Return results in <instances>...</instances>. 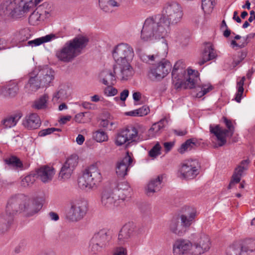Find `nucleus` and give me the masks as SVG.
<instances>
[{
  "instance_id": "f257e3e1",
  "label": "nucleus",
  "mask_w": 255,
  "mask_h": 255,
  "mask_svg": "<svg viewBox=\"0 0 255 255\" xmlns=\"http://www.w3.org/2000/svg\"><path fill=\"white\" fill-rule=\"evenodd\" d=\"M183 16V8L177 1L167 2L161 15L147 18L141 30L140 39L144 42H155L168 35L170 25L179 23Z\"/></svg>"
},
{
  "instance_id": "f03ea898",
  "label": "nucleus",
  "mask_w": 255,
  "mask_h": 255,
  "mask_svg": "<svg viewBox=\"0 0 255 255\" xmlns=\"http://www.w3.org/2000/svg\"><path fill=\"white\" fill-rule=\"evenodd\" d=\"M172 82L176 89L196 87L197 98H201L212 91L213 86L207 82L199 83V74L197 71L188 68L187 71L184 63L179 60L174 65L172 71Z\"/></svg>"
},
{
  "instance_id": "7ed1b4c3",
  "label": "nucleus",
  "mask_w": 255,
  "mask_h": 255,
  "mask_svg": "<svg viewBox=\"0 0 255 255\" xmlns=\"http://www.w3.org/2000/svg\"><path fill=\"white\" fill-rule=\"evenodd\" d=\"M42 207L37 200L23 194L12 197L8 200L5 211L0 214V231L7 229L16 214L22 213L26 217H31L37 214Z\"/></svg>"
},
{
  "instance_id": "20e7f679",
  "label": "nucleus",
  "mask_w": 255,
  "mask_h": 255,
  "mask_svg": "<svg viewBox=\"0 0 255 255\" xmlns=\"http://www.w3.org/2000/svg\"><path fill=\"white\" fill-rule=\"evenodd\" d=\"M134 56L132 47L128 43H122L113 50V58L115 63L113 66V78L125 80L132 76L133 70L130 63Z\"/></svg>"
},
{
  "instance_id": "39448f33",
  "label": "nucleus",
  "mask_w": 255,
  "mask_h": 255,
  "mask_svg": "<svg viewBox=\"0 0 255 255\" xmlns=\"http://www.w3.org/2000/svg\"><path fill=\"white\" fill-rule=\"evenodd\" d=\"M88 42V39L85 36H79L67 41L55 53L57 59L63 63H69L80 55Z\"/></svg>"
},
{
  "instance_id": "423d86ee",
  "label": "nucleus",
  "mask_w": 255,
  "mask_h": 255,
  "mask_svg": "<svg viewBox=\"0 0 255 255\" xmlns=\"http://www.w3.org/2000/svg\"><path fill=\"white\" fill-rule=\"evenodd\" d=\"M36 0H3L0 6V10L5 15L14 18H20L25 13L33 9L37 5Z\"/></svg>"
},
{
  "instance_id": "0eeeda50",
  "label": "nucleus",
  "mask_w": 255,
  "mask_h": 255,
  "mask_svg": "<svg viewBox=\"0 0 255 255\" xmlns=\"http://www.w3.org/2000/svg\"><path fill=\"white\" fill-rule=\"evenodd\" d=\"M141 130H144V128L138 124L128 125L119 129L115 135V144L128 147L131 143L142 141L141 133L139 132Z\"/></svg>"
},
{
  "instance_id": "6e6552de",
  "label": "nucleus",
  "mask_w": 255,
  "mask_h": 255,
  "mask_svg": "<svg viewBox=\"0 0 255 255\" xmlns=\"http://www.w3.org/2000/svg\"><path fill=\"white\" fill-rule=\"evenodd\" d=\"M142 59L152 65L149 68L148 75L150 78L156 80L163 79L171 70L170 62L164 59L160 60L157 54L143 56Z\"/></svg>"
},
{
  "instance_id": "1a4fd4ad",
  "label": "nucleus",
  "mask_w": 255,
  "mask_h": 255,
  "mask_svg": "<svg viewBox=\"0 0 255 255\" xmlns=\"http://www.w3.org/2000/svg\"><path fill=\"white\" fill-rule=\"evenodd\" d=\"M103 180L101 171L97 165L92 164L86 168L78 179L79 187L85 190L96 189Z\"/></svg>"
},
{
  "instance_id": "9d476101",
  "label": "nucleus",
  "mask_w": 255,
  "mask_h": 255,
  "mask_svg": "<svg viewBox=\"0 0 255 255\" xmlns=\"http://www.w3.org/2000/svg\"><path fill=\"white\" fill-rule=\"evenodd\" d=\"M193 255H202L207 253L211 248V242L208 235L200 233L191 235Z\"/></svg>"
},
{
  "instance_id": "9b49d317",
  "label": "nucleus",
  "mask_w": 255,
  "mask_h": 255,
  "mask_svg": "<svg viewBox=\"0 0 255 255\" xmlns=\"http://www.w3.org/2000/svg\"><path fill=\"white\" fill-rule=\"evenodd\" d=\"M70 208L67 214V218L72 222L81 220L88 210V203L82 199H76L71 202Z\"/></svg>"
},
{
  "instance_id": "f8f14e48",
  "label": "nucleus",
  "mask_w": 255,
  "mask_h": 255,
  "mask_svg": "<svg viewBox=\"0 0 255 255\" xmlns=\"http://www.w3.org/2000/svg\"><path fill=\"white\" fill-rule=\"evenodd\" d=\"M223 120L228 128V129H223L219 125L210 126V130L216 137L218 144L219 146L224 145L226 143L227 137L232 136L234 131V127L232 122L225 117L223 118Z\"/></svg>"
},
{
  "instance_id": "ddd939ff",
  "label": "nucleus",
  "mask_w": 255,
  "mask_h": 255,
  "mask_svg": "<svg viewBox=\"0 0 255 255\" xmlns=\"http://www.w3.org/2000/svg\"><path fill=\"white\" fill-rule=\"evenodd\" d=\"M199 167L200 165L197 160H186L179 167L178 176L184 179H193L199 174Z\"/></svg>"
},
{
  "instance_id": "4468645a",
  "label": "nucleus",
  "mask_w": 255,
  "mask_h": 255,
  "mask_svg": "<svg viewBox=\"0 0 255 255\" xmlns=\"http://www.w3.org/2000/svg\"><path fill=\"white\" fill-rule=\"evenodd\" d=\"M132 156L131 153L127 151L125 157L117 163L115 172L118 178H123L128 175V172L132 166Z\"/></svg>"
},
{
  "instance_id": "2eb2a0df",
  "label": "nucleus",
  "mask_w": 255,
  "mask_h": 255,
  "mask_svg": "<svg viewBox=\"0 0 255 255\" xmlns=\"http://www.w3.org/2000/svg\"><path fill=\"white\" fill-rule=\"evenodd\" d=\"M78 161L79 157L76 154H73L68 157L61 169L59 177L63 180L69 179L78 165Z\"/></svg>"
},
{
  "instance_id": "dca6fc26",
  "label": "nucleus",
  "mask_w": 255,
  "mask_h": 255,
  "mask_svg": "<svg viewBox=\"0 0 255 255\" xmlns=\"http://www.w3.org/2000/svg\"><path fill=\"white\" fill-rule=\"evenodd\" d=\"M191 237L190 240L179 239L173 245V255H193Z\"/></svg>"
},
{
  "instance_id": "f3484780",
  "label": "nucleus",
  "mask_w": 255,
  "mask_h": 255,
  "mask_svg": "<svg viewBox=\"0 0 255 255\" xmlns=\"http://www.w3.org/2000/svg\"><path fill=\"white\" fill-rule=\"evenodd\" d=\"M168 120L166 118H163L158 122L153 124L145 135L141 134L142 140L151 139L159 135L161 130L166 126Z\"/></svg>"
},
{
  "instance_id": "a211bd4d",
  "label": "nucleus",
  "mask_w": 255,
  "mask_h": 255,
  "mask_svg": "<svg viewBox=\"0 0 255 255\" xmlns=\"http://www.w3.org/2000/svg\"><path fill=\"white\" fill-rule=\"evenodd\" d=\"M39 77L37 69L29 73V80L24 87L26 92L30 93L36 92L40 88L44 87Z\"/></svg>"
},
{
  "instance_id": "6ab92c4d",
  "label": "nucleus",
  "mask_w": 255,
  "mask_h": 255,
  "mask_svg": "<svg viewBox=\"0 0 255 255\" xmlns=\"http://www.w3.org/2000/svg\"><path fill=\"white\" fill-rule=\"evenodd\" d=\"M164 178V174H160L150 179L145 188L146 194L148 196H151L159 191L162 187L161 184Z\"/></svg>"
},
{
  "instance_id": "aec40b11",
  "label": "nucleus",
  "mask_w": 255,
  "mask_h": 255,
  "mask_svg": "<svg viewBox=\"0 0 255 255\" xmlns=\"http://www.w3.org/2000/svg\"><path fill=\"white\" fill-rule=\"evenodd\" d=\"M135 226L132 223L126 224L120 230L118 235V242L124 244L133 235Z\"/></svg>"
},
{
  "instance_id": "412c9836",
  "label": "nucleus",
  "mask_w": 255,
  "mask_h": 255,
  "mask_svg": "<svg viewBox=\"0 0 255 255\" xmlns=\"http://www.w3.org/2000/svg\"><path fill=\"white\" fill-rule=\"evenodd\" d=\"M71 89L67 84H61L58 87L57 91L54 93L52 101L54 103H60L67 99L71 95Z\"/></svg>"
},
{
  "instance_id": "4be33fe9",
  "label": "nucleus",
  "mask_w": 255,
  "mask_h": 255,
  "mask_svg": "<svg viewBox=\"0 0 255 255\" xmlns=\"http://www.w3.org/2000/svg\"><path fill=\"white\" fill-rule=\"evenodd\" d=\"M38 76L44 87L49 86L50 84L54 79V72L51 69L45 67L43 69H37Z\"/></svg>"
},
{
  "instance_id": "5701e85b",
  "label": "nucleus",
  "mask_w": 255,
  "mask_h": 255,
  "mask_svg": "<svg viewBox=\"0 0 255 255\" xmlns=\"http://www.w3.org/2000/svg\"><path fill=\"white\" fill-rule=\"evenodd\" d=\"M131 189L127 182H124L119 184L117 188L113 190V199L124 200L129 195Z\"/></svg>"
},
{
  "instance_id": "b1692460",
  "label": "nucleus",
  "mask_w": 255,
  "mask_h": 255,
  "mask_svg": "<svg viewBox=\"0 0 255 255\" xmlns=\"http://www.w3.org/2000/svg\"><path fill=\"white\" fill-rule=\"evenodd\" d=\"M55 173L54 169L52 167L48 166H43L37 171L38 178L44 183L50 181Z\"/></svg>"
},
{
  "instance_id": "393cba45",
  "label": "nucleus",
  "mask_w": 255,
  "mask_h": 255,
  "mask_svg": "<svg viewBox=\"0 0 255 255\" xmlns=\"http://www.w3.org/2000/svg\"><path fill=\"white\" fill-rule=\"evenodd\" d=\"M22 124L28 129H36L40 126L41 121L37 114L31 113L25 117Z\"/></svg>"
},
{
  "instance_id": "a878e982",
  "label": "nucleus",
  "mask_w": 255,
  "mask_h": 255,
  "mask_svg": "<svg viewBox=\"0 0 255 255\" xmlns=\"http://www.w3.org/2000/svg\"><path fill=\"white\" fill-rule=\"evenodd\" d=\"M94 237L99 241L102 247H108L111 244L112 232L110 229H103Z\"/></svg>"
},
{
  "instance_id": "bb28decb",
  "label": "nucleus",
  "mask_w": 255,
  "mask_h": 255,
  "mask_svg": "<svg viewBox=\"0 0 255 255\" xmlns=\"http://www.w3.org/2000/svg\"><path fill=\"white\" fill-rule=\"evenodd\" d=\"M216 56V52L212 45L211 43H207L205 45L201 59L199 61L198 63L200 65H202L208 61L215 58Z\"/></svg>"
},
{
  "instance_id": "cd10ccee",
  "label": "nucleus",
  "mask_w": 255,
  "mask_h": 255,
  "mask_svg": "<svg viewBox=\"0 0 255 255\" xmlns=\"http://www.w3.org/2000/svg\"><path fill=\"white\" fill-rule=\"evenodd\" d=\"M196 216L197 212L194 209H191L186 214L181 215V223L183 228L189 227L194 222Z\"/></svg>"
},
{
  "instance_id": "c85d7f7f",
  "label": "nucleus",
  "mask_w": 255,
  "mask_h": 255,
  "mask_svg": "<svg viewBox=\"0 0 255 255\" xmlns=\"http://www.w3.org/2000/svg\"><path fill=\"white\" fill-rule=\"evenodd\" d=\"M22 116V114L20 112L14 113L4 118L1 123L3 127L6 128L13 127L16 125Z\"/></svg>"
},
{
  "instance_id": "c756f323",
  "label": "nucleus",
  "mask_w": 255,
  "mask_h": 255,
  "mask_svg": "<svg viewBox=\"0 0 255 255\" xmlns=\"http://www.w3.org/2000/svg\"><path fill=\"white\" fill-rule=\"evenodd\" d=\"M101 204L103 207L109 208L112 204V187H104L101 193Z\"/></svg>"
},
{
  "instance_id": "7c9ffc66",
  "label": "nucleus",
  "mask_w": 255,
  "mask_h": 255,
  "mask_svg": "<svg viewBox=\"0 0 255 255\" xmlns=\"http://www.w3.org/2000/svg\"><path fill=\"white\" fill-rule=\"evenodd\" d=\"M56 38L55 34H50L44 36L36 38L34 40L29 41L27 44L32 47L39 46L42 43L48 42Z\"/></svg>"
},
{
  "instance_id": "2f4dec72",
  "label": "nucleus",
  "mask_w": 255,
  "mask_h": 255,
  "mask_svg": "<svg viewBox=\"0 0 255 255\" xmlns=\"http://www.w3.org/2000/svg\"><path fill=\"white\" fill-rule=\"evenodd\" d=\"M243 253L247 255H251L255 251V239H247L241 246Z\"/></svg>"
},
{
  "instance_id": "473e14b6",
  "label": "nucleus",
  "mask_w": 255,
  "mask_h": 255,
  "mask_svg": "<svg viewBox=\"0 0 255 255\" xmlns=\"http://www.w3.org/2000/svg\"><path fill=\"white\" fill-rule=\"evenodd\" d=\"M169 228L172 232L179 236L183 235L185 231L181 224H180L179 221L176 219L170 221L169 223Z\"/></svg>"
},
{
  "instance_id": "72a5a7b5",
  "label": "nucleus",
  "mask_w": 255,
  "mask_h": 255,
  "mask_svg": "<svg viewBox=\"0 0 255 255\" xmlns=\"http://www.w3.org/2000/svg\"><path fill=\"white\" fill-rule=\"evenodd\" d=\"M41 7H37L29 16V22L31 25H36L39 24L43 20L41 13L39 12Z\"/></svg>"
},
{
  "instance_id": "f704fd0d",
  "label": "nucleus",
  "mask_w": 255,
  "mask_h": 255,
  "mask_svg": "<svg viewBox=\"0 0 255 255\" xmlns=\"http://www.w3.org/2000/svg\"><path fill=\"white\" fill-rule=\"evenodd\" d=\"M48 100V96L47 94L43 95L34 101L33 108L37 110L47 108Z\"/></svg>"
},
{
  "instance_id": "c9c22d12",
  "label": "nucleus",
  "mask_w": 255,
  "mask_h": 255,
  "mask_svg": "<svg viewBox=\"0 0 255 255\" xmlns=\"http://www.w3.org/2000/svg\"><path fill=\"white\" fill-rule=\"evenodd\" d=\"M245 77H243L241 79H238L237 80V93L236 94L235 100L238 103H240L242 98H243V94L244 91L243 86L245 81Z\"/></svg>"
},
{
  "instance_id": "e433bc0d",
  "label": "nucleus",
  "mask_w": 255,
  "mask_h": 255,
  "mask_svg": "<svg viewBox=\"0 0 255 255\" xmlns=\"http://www.w3.org/2000/svg\"><path fill=\"white\" fill-rule=\"evenodd\" d=\"M226 255H247L243 253L241 246L238 244L231 245L226 250Z\"/></svg>"
},
{
  "instance_id": "4c0bfd02",
  "label": "nucleus",
  "mask_w": 255,
  "mask_h": 255,
  "mask_svg": "<svg viewBox=\"0 0 255 255\" xmlns=\"http://www.w3.org/2000/svg\"><path fill=\"white\" fill-rule=\"evenodd\" d=\"M162 146L159 142H156L155 144L149 150L148 154L152 160L156 159L161 154Z\"/></svg>"
},
{
  "instance_id": "58836bf2",
  "label": "nucleus",
  "mask_w": 255,
  "mask_h": 255,
  "mask_svg": "<svg viewBox=\"0 0 255 255\" xmlns=\"http://www.w3.org/2000/svg\"><path fill=\"white\" fill-rule=\"evenodd\" d=\"M195 146V142L194 140L189 139L181 144L178 151L179 153L183 154L187 151L190 150Z\"/></svg>"
},
{
  "instance_id": "ea45409f",
  "label": "nucleus",
  "mask_w": 255,
  "mask_h": 255,
  "mask_svg": "<svg viewBox=\"0 0 255 255\" xmlns=\"http://www.w3.org/2000/svg\"><path fill=\"white\" fill-rule=\"evenodd\" d=\"M100 81L105 85H108L112 81V72L110 70H105L100 74Z\"/></svg>"
},
{
  "instance_id": "a19ab883",
  "label": "nucleus",
  "mask_w": 255,
  "mask_h": 255,
  "mask_svg": "<svg viewBox=\"0 0 255 255\" xmlns=\"http://www.w3.org/2000/svg\"><path fill=\"white\" fill-rule=\"evenodd\" d=\"M93 138L98 142H102L107 141L108 136L106 132L102 129L96 130L93 134Z\"/></svg>"
},
{
  "instance_id": "79ce46f5",
  "label": "nucleus",
  "mask_w": 255,
  "mask_h": 255,
  "mask_svg": "<svg viewBox=\"0 0 255 255\" xmlns=\"http://www.w3.org/2000/svg\"><path fill=\"white\" fill-rule=\"evenodd\" d=\"M38 7H41L39 11L41 13V16L43 18L48 17L51 15L53 10L51 5L47 3H44Z\"/></svg>"
},
{
  "instance_id": "37998d69",
  "label": "nucleus",
  "mask_w": 255,
  "mask_h": 255,
  "mask_svg": "<svg viewBox=\"0 0 255 255\" xmlns=\"http://www.w3.org/2000/svg\"><path fill=\"white\" fill-rule=\"evenodd\" d=\"M103 247L101 246V244L99 241L95 237H93L90 241L89 245V250L93 254H96L100 251V249Z\"/></svg>"
},
{
  "instance_id": "c03bdc74",
  "label": "nucleus",
  "mask_w": 255,
  "mask_h": 255,
  "mask_svg": "<svg viewBox=\"0 0 255 255\" xmlns=\"http://www.w3.org/2000/svg\"><path fill=\"white\" fill-rule=\"evenodd\" d=\"M74 119L77 123H86L90 121V115L87 112L80 113L75 115Z\"/></svg>"
},
{
  "instance_id": "a18cd8bd",
  "label": "nucleus",
  "mask_w": 255,
  "mask_h": 255,
  "mask_svg": "<svg viewBox=\"0 0 255 255\" xmlns=\"http://www.w3.org/2000/svg\"><path fill=\"white\" fill-rule=\"evenodd\" d=\"M215 0H202V8L206 13H210L212 12Z\"/></svg>"
},
{
  "instance_id": "49530a36",
  "label": "nucleus",
  "mask_w": 255,
  "mask_h": 255,
  "mask_svg": "<svg viewBox=\"0 0 255 255\" xmlns=\"http://www.w3.org/2000/svg\"><path fill=\"white\" fill-rule=\"evenodd\" d=\"M15 37L18 42L27 40L29 38L28 30L26 29H22L16 34Z\"/></svg>"
},
{
  "instance_id": "de8ad7c7",
  "label": "nucleus",
  "mask_w": 255,
  "mask_h": 255,
  "mask_svg": "<svg viewBox=\"0 0 255 255\" xmlns=\"http://www.w3.org/2000/svg\"><path fill=\"white\" fill-rule=\"evenodd\" d=\"M5 162L7 165L12 167L17 168L22 166V163L19 159L14 156L5 159Z\"/></svg>"
},
{
  "instance_id": "09e8293b",
  "label": "nucleus",
  "mask_w": 255,
  "mask_h": 255,
  "mask_svg": "<svg viewBox=\"0 0 255 255\" xmlns=\"http://www.w3.org/2000/svg\"><path fill=\"white\" fill-rule=\"evenodd\" d=\"M99 4L103 11L108 12L112 6V0H99Z\"/></svg>"
},
{
  "instance_id": "8fccbe9b",
  "label": "nucleus",
  "mask_w": 255,
  "mask_h": 255,
  "mask_svg": "<svg viewBox=\"0 0 255 255\" xmlns=\"http://www.w3.org/2000/svg\"><path fill=\"white\" fill-rule=\"evenodd\" d=\"M35 181V177L33 175H28L22 179L21 185L23 187H27L32 185Z\"/></svg>"
},
{
  "instance_id": "3c124183",
  "label": "nucleus",
  "mask_w": 255,
  "mask_h": 255,
  "mask_svg": "<svg viewBox=\"0 0 255 255\" xmlns=\"http://www.w3.org/2000/svg\"><path fill=\"white\" fill-rule=\"evenodd\" d=\"M61 130L60 128H47L40 130L38 133V135L40 136H44L50 134L54 131H60Z\"/></svg>"
},
{
  "instance_id": "603ef678",
  "label": "nucleus",
  "mask_w": 255,
  "mask_h": 255,
  "mask_svg": "<svg viewBox=\"0 0 255 255\" xmlns=\"http://www.w3.org/2000/svg\"><path fill=\"white\" fill-rule=\"evenodd\" d=\"M138 117H143L147 115L150 112L149 108L146 105L136 109Z\"/></svg>"
},
{
  "instance_id": "864d4df0",
  "label": "nucleus",
  "mask_w": 255,
  "mask_h": 255,
  "mask_svg": "<svg viewBox=\"0 0 255 255\" xmlns=\"http://www.w3.org/2000/svg\"><path fill=\"white\" fill-rule=\"evenodd\" d=\"M113 255H128V251L126 248L123 246H119L115 249Z\"/></svg>"
},
{
  "instance_id": "5fc2aeb1",
  "label": "nucleus",
  "mask_w": 255,
  "mask_h": 255,
  "mask_svg": "<svg viewBox=\"0 0 255 255\" xmlns=\"http://www.w3.org/2000/svg\"><path fill=\"white\" fill-rule=\"evenodd\" d=\"M247 56L246 52H242L239 53L238 55L234 58V63L235 65H238Z\"/></svg>"
},
{
  "instance_id": "6e6d98bb",
  "label": "nucleus",
  "mask_w": 255,
  "mask_h": 255,
  "mask_svg": "<svg viewBox=\"0 0 255 255\" xmlns=\"http://www.w3.org/2000/svg\"><path fill=\"white\" fill-rule=\"evenodd\" d=\"M246 40L245 38H242V41H243V43L241 44L238 43L235 40H232L231 41V46L233 48L244 47L247 45Z\"/></svg>"
},
{
  "instance_id": "4d7b16f0",
  "label": "nucleus",
  "mask_w": 255,
  "mask_h": 255,
  "mask_svg": "<svg viewBox=\"0 0 255 255\" xmlns=\"http://www.w3.org/2000/svg\"><path fill=\"white\" fill-rule=\"evenodd\" d=\"M72 236L69 232H63L60 235V238L63 242H68L72 238Z\"/></svg>"
},
{
  "instance_id": "13d9d810",
  "label": "nucleus",
  "mask_w": 255,
  "mask_h": 255,
  "mask_svg": "<svg viewBox=\"0 0 255 255\" xmlns=\"http://www.w3.org/2000/svg\"><path fill=\"white\" fill-rule=\"evenodd\" d=\"M6 92L7 93V95L10 97L14 96L18 91V87L16 85H14L11 88H9L8 89H5Z\"/></svg>"
},
{
  "instance_id": "bf43d9fd",
  "label": "nucleus",
  "mask_w": 255,
  "mask_h": 255,
  "mask_svg": "<svg viewBox=\"0 0 255 255\" xmlns=\"http://www.w3.org/2000/svg\"><path fill=\"white\" fill-rule=\"evenodd\" d=\"M242 176L241 174H240L238 173H236V172L235 171L233 176H232V179L230 183V187L232 186V184L234 183H237L240 181L241 177Z\"/></svg>"
},
{
  "instance_id": "052dcab7",
  "label": "nucleus",
  "mask_w": 255,
  "mask_h": 255,
  "mask_svg": "<svg viewBox=\"0 0 255 255\" xmlns=\"http://www.w3.org/2000/svg\"><path fill=\"white\" fill-rule=\"evenodd\" d=\"M145 6L148 7H151L154 5H155L157 2L158 0H141Z\"/></svg>"
},
{
  "instance_id": "680f3d73",
  "label": "nucleus",
  "mask_w": 255,
  "mask_h": 255,
  "mask_svg": "<svg viewBox=\"0 0 255 255\" xmlns=\"http://www.w3.org/2000/svg\"><path fill=\"white\" fill-rule=\"evenodd\" d=\"M174 143L172 142H165L163 143L165 150L166 152L169 151L173 147Z\"/></svg>"
},
{
  "instance_id": "e2e57ef3",
  "label": "nucleus",
  "mask_w": 255,
  "mask_h": 255,
  "mask_svg": "<svg viewBox=\"0 0 255 255\" xmlns=\"http://www.w3.org/2000/svg\"><path fill=\"white\" fill-rule=\"evenodd\" d=\"M129 94V92L128 90H124L120 94V100L123 102L125 101L127 98L128 97Z\"/></svg>"
},
{
  "instance_id": "0e129e2a",
  "label": "nucleus",
  "mask_w": 255,
  "mask_h": 255,
  "mask_svg": "<svg viewBox=\"0 0 255 255\" xmlns=\"http://www.w3.org/2000/svg\"><path fill=\"white\" fill-rule=\"evenodd\" d=\"M249 162L250 161L248 159L244 160L241 162L239 166L241 167V168L246 170L248 168Z\"/></svg>"
},
{
  "instance_id": "69168bd1",
  "label": "nucleus",
  "mask_w": 255,
  "mask_h": 255,
  "mask_svg": "<svg viewBox=\"0 0 255 255\" xmlns=\"http://www.w3.org/2000/svg\"><path fill=\"white\" fill-rule=\"evenodd\" d=\"M85 140L84 136L82 134H78L76 137V141L79 145H82Z\"/></svg>"
},
{
  "instance_id": "338daca9",
  "label": "nucleus",
  "mask_w": 255,
  "mask_h": 255,
  "mask_svg": "<svg viewBox=\"0 0 255 255\" xmlns=\"http://www.w3.org/2000/svg\"><path fill=\"white\" fill-rule=\"evenodd\" d=\"M125 115L130 117H138L136 109L125 113Z\"/></svg>"
},
{
  "instance_id": "774afa93",
  "label": "nucleus",
  "mask_w": 255,
  "mask_h": 255,
  "mask_svg": "<svg viewBox=\"0 0 255 255\" xmlns=\"http://www.w3.org/2000/svg\"><path fill=\"white\" fill-rule=\"evenodd\" d=\"M132 98L135 102H138L141 99V94L139 92H134L132 94Z\"/></svg>"
}]
</instances>
